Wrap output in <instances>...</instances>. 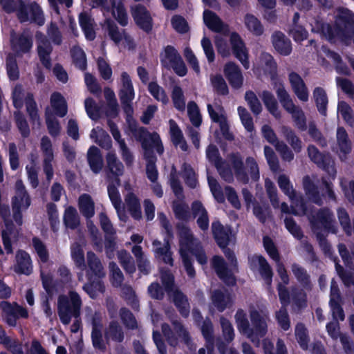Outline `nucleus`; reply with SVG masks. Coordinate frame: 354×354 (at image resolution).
<instances>
[{
  "instance_id": "obj_44",
  "label": "nucleus",
  "mask_w": 354,
  "mask_h": 354,
  "mask_svg": "<svg viewBox=\"0 0 354 354\" xmlns=\"http://www.w3.org/2000/svg\"><path fill=\"white\" fill-rule=\"evenodd\" d=\"M63 220L64 225L71 230L76 229L80 223L77 212L73 206L65 209Z\"/></svg>"
},
{
  "instance_id": "obj_25",
  "label": "nucleus",
  "mask_w": 354,
  "mask_h": 354,
  "mask_svg": "<svg viewBox=\"0 0 354 354\" xmlns=\"http://www.w3.org/2000/svg\"><path fill=\"white\" fill-rule=\"evenodd\" d=\"M276 94L281 106L288 113H294L297 110L300 109L299 106H297L294 104L290 95L286 90L282 82L279 83V86L276 90Z\"/></svg>"
},
{
  "instance_id": "obj_4",
  "label": "nucleus",
  "mask_w": 354,
  "mask_h": 354,
  "mask_svg": "<svg viewBox=\"0 0 354 354\" xmlns=\"http://www.w3.org/2000/svg\"><path fill=\"white\" fill-rule=\"evenodd\" d=\"M17 18L21 23L30 21L42 26L44 17L41 6L36 1L23 0L20 1Z\"/></svg>"
},
{
  "instance_id": "obj_36",
  "label": "nucleus",
  "mask_w": 354,
  "mask_h": 354,
  "mask_svg": "<svg viewBox=\"0 0 354 354\" xmlns=\"http://www.w3.org/2000/svg\"><path fill=\"white\" fill-rule=\"evenodd\" d=\"M244 24L247 29L254 35L259 37L263 34V26L254 15L247 13L244 17Z\"/></svg>"
},
{
  "instance_id": "obj_39",
  "label": "nucleus",
  "mask_w": 354,
  "mask_h": 354,
  "mask_svg": "<svg viewBox=\"0 0 354 354\" xmlns=\"http://www.w3.org/2000/svg\"><path fill=\"white\" fill-rule=\"evenodd\" d=\"M259 263V272L266 283L270 286L272 281L273 271L266 259L262 256L257 257Z\"/></svg>"
},
{
  "instance_id": "obj_28",
  "label": "nucleus",
  "mask_w": 354,
  "mask_h": 354,
  "mask_svg": "<svg viewBox=\"0 0 354 354\" xmlns=\"http://www.w3.org/2000/svg\"><path fill=\"white\" fill-rule=\"evenodd\" d=\"M173 302L183 317L187 318L189 317L190 305L187 297L182 291L178 289L174 291Z\"/></svg>"
},
{
  "instance_id": "obj_35",
  "label": "nucleus",
  "mask_w": 354,
  "mask_h": 354,
  "mask_svg": "<svg viewBox=\"0 0 354 354\" xmlns=\"http://www.w3.org/2000/svg\"><path fill=\"white\" fill-rule=\"evenodd\" d=\"M313 97L319 113L326 116L328 103L326 91L322 87H316L313 91Z\"/></svg>"
},
{
  "instance_id": "obj_6",
  "label": "nucleus",
  "mask_w": 354,
  "mask_h": 354,
  "mask_svg": "<svg viewBox=\"0 0 354 354\" xmlns=\"http://www.w3.org/2000/svg\"><path fill=\"white\" fill-rule=\"evenodd\" d=\"M130 12L135 24L147 34L151 33L153 30V20L147 7L138 3L131 6Z\"/></svg>"
},
{
  "instance_id": "obj_29",
  "label": "nucleus",
  "mask_w": 354,
  "mask_h": 354,
  "mask_svg": "<svg viewBox=\"0 0 354 354\" xmlns=\"http://www.w3.org/2000/svg\"><path fill=\"white\" fill-rule=\"evenodd\" d=\"M86 260L88 270L91 274L97 278H103L105 276L104 268L101 261L93 251H88L86 253Z\"/></svg>"
},
{
  "instance_id": "obj_15",
  "label": "nucleus",
  "mask_w": 354,
  "mask_h": 354,
  "mask_svg": "<svg viewBox=\"0 0 354 354\" xmlns=\"http://www.w3.org/2000/svg\"><path fill=\"white\" fill-rule=\"evenodd\" d=\"M291 87L297 97L302 102L308 100V91L301 77L296 72L292 71L288 75Z\"/></svg>"
},
{
  "instance_id": "obj_7",
  "label": "nucleus",
  "mask_w": 354,
  "mask_h": 354,
  "mask_svg": "<svg viewBox=\"0 0 354 354\" xmlns=\"http://www.w3.org/2000/svg\"><path fill=\"white\" fill-rule=\"evenodd\" d=\"M308 155L310 160L319 168L322 169L330 176H335L336 171L333 165L331 157L328 153H322L313 145H310L307 149Z\"/></svg>"
},
{
  "instance_id": "obj_45",
  "label": "nucleus",
  "mask_w": 354,
  "mask_h": 354,
  "mask_svg": "<svg viewBox=\"0 0 354 354\" xmlns=\"http://www.w3.org/2000/svg\"><path fill=\"white\" fill-rule=\"evenodd\" d=\"M295 334L300 348L304 351L307 350L310 339L308 330L303 323L299 322L297 324Z\"/></svg>"
},
{
  "instance_id": "obj_63",
  "label": "nucleus",
  "mask_w": 354,
  "mask_h": 354,
  "mask_svg": "<svg viewBox=\"0 0 354 354\" xmlns=\"http://www.w3.org/2000/svg\"><path fill=\"white\" fill-rule=\"evenodd\" d=\"M32 243L40 261L46 263L49 259V253L45 244L37 236L32 238Z\"/></svg>"
},
{
  "instance_id": "obj_34",
  "label": "nucleus",
  "mask_w": 354,
  "mask_h": 354,
  "mask_svg": "<svg viewBox=\"0 0 354 354\" xmlns=\"http://www.w3.org/2000/svg\"><path fill=\"white\" fill-rule=\"evenodd\" d=\"M261 99L268 112L276 118H280L281 113L279 111L277 100L274 95L269 91H263Z\"/></svg>"
},
{
  "instance_id": "obj_16",
  "label": "nucleus",
  "mask_w": 354,
  "mask_h": 354,
  "mask_svg": "<svg viewBox=\"0 0 354 354\" xmlns=\"http://www.w3.org/2000/svg\"><path fill=\"white\" fill-rule=\"evenodd\" d=\"M272 43L275 50L283 56H288L292 52L290 40L281 31H275L272 35Z\"/></svg>"
},
{
  "instance_id": "obj_24",
  "label": "nucleus",
  "mask_w": 354,
  "mask_h": 354,
  "mask_svg": "<svg viewBox=\"0 0 354 354\" xmlns=\"http://www.w3.org/2000/svg\"><path fill=\"white\" fill-rule=\"evenodd\" d=\"M303 187L306 195L310 201L318 205H322V199L318 187L308 175L303 178Z\"/></svg>"
},
{
  "instance_id": "obj_61",
  "label": "nucleus",
  "mask_w": 354,
  "mask_h": 354,
  "mask_svg": "<svg viewBox=\"0 0 354 354\" xmlns=\"http://www.w3.org/2000/svg\"><path fill=\"white\" fill-rule=\"evenodd\" d=\"M278 185L281 190L287 195L290 199H293L296 196V192L290 183L289 178L285 174H281L278 178Z\"/></svg>"
},
{
  "instance_id": "obj_56",
  "label": "nucleus",
  "mask_w": 354,
  "mask_h": 354,
  "mask_svg": "<svg viewBox=\"0 0 354 354\" xmlns=\"http://www.w3.org/2000/svg\"><path fill=\"white\" fill-rule=\"evenodd\" d=\"M160 280L165 290L167 293L175 291V278L169 270H160Z\"/></svg>"
},
{
  "instance_id": "obj_49",
  "label": "nucleus",
  "mask_w": 354,
  "mask_h": 354,
  "mask_svg": "<svg viewBox=\"0 0 354 354\" xmlns=\"http://www.w3.org/2000/svg\"><path fill=\"white\" fill-rule=\"evenodd\" d=\"M148 91L157 101L161 102L163 104L168 103L169 98L165 89L156 82H151L149 83Z\"/></svg>"
},
{
  "instance_id": "obj_40",
  "label": "nucleus",
  "mask_w": 354,
  "mask_h": 354,
  "mask_svg": "<svg viewBox=\"0 0 354 354\" xmlns=\"http://www.w3.org/2000/svg\"><path fill=\"white\" fill-rule=\"evenodd\" d=\"M234 318L239 333L248 338L250 325L245 312L243 309L239 308L236 312Z\"/></svg>"
},
{
  "instance_id": "obj_14",
  "label": "nucleus",
  "mask_w": 354,
  "mask_h": 354,
  "mask_svg": "<svg viewBox=\"0 0 354 354\" xmlns=\"http://www.w3.org/2000/svg\"><path fill=\"white\" fill-rule=\"evenodd\" d=\"M156 148L153 144L150 145L149 147L143 149L145 151L144 156L147 160L146 174L147 178L151 183H156L158 178V171L156 167L157 158L153 153V149Z\"/></svg>"
},
{
  "instance_id": "obj_58",
  "label": "nucleus",
  "mask_w": 354,
  "mask_h": 354,
  "mask_svg": "<svg viewBox=\"0 0 354 354\" xmlns=\"http://www.w3.org/2000/svg\"><path fill=\"white\" fill-rule=\"evenodd\" d=\"M171 100L174 106L178 111H183L185 108V96L182 88L180 86H174L171 91Z\"/></svg>"
},
{
  "instance_id": "obj_47",
  "label": "nucleus",
  "mask_w": 354,
  "mask_h": 354,
  "mask_svg": "<svg viewBox=\"0 0 354 354\" xmlns=\"http://www.w3.org/2000/svg\"><path fill=\"white\" fill-rule=\"evenodd\" d=\"M71 58L74 66L82 71L87 68V59L85 52L81 48H74L71 50Z\"/></svg>"
},
{
  "instance_id": "obj_27",
  "label": "nucleus",
  "mask_w": 354,
  "mask_h": 354,
  "mask_svg": "<svg viewBox=\"0 0 354 354\" xmlns=\"http://www.w3.org/2000/svg\"><path fill=\"white\" fill-rule=\"evenodd\" d=\"M102 325L100 319L95 317L92 320V331H91V341L93 346L101 351H105L106 349V344L103 339L101 328Z\"/></svg>"
},
{
  "instance_id": "obj_48",
  "label": "nucleus",
  "mask_w": 354,
  "mask_h": 354,
  "mask_svg": "<svg viewBox=\"0 0 354 354\" xmlns=\"http://www.w3.org/2000/svg\"><path fill=\"white\" fill-rule=\"evenodd\" d=\"M107 167L112 174H116L117 176H122L124 172V166L122 162H120L115 153L109 152L106 156Z\"/></svg>"
},
{
  "instance_id": "obj_43",
  "label": "nucleus",
  "mask_w": 354,
  "mask_h": 354,
  "mask_svg": "<svg viewBox=\"0 0 354 354\" xmlns=\"http://www.w3.org/2000/svg\"><path fill=\"white\" fill-rule=\"evenodd\" d=\"M1 306L3 310V313L6 315H20L22 318H27L28 317V313L27 310L22 306L18 305L17 303L15 305H12L8 301H1Z\"/></svg>"
},
{
  "instance_id": "obj_54",
  "label": "nucleus",
  "mask_w": 354,
  "mask_h": 354,
  "mask_svg": "<svg viewBox=\"0 0 354 354\" xmlns=\"http://www.w3.org/2000/svg\"><path fill=\"white\" fill-rule=\"evenodd\" d=\"M263 59L265 63L264 71L268 74L271 80H275L277 77V64L270 53H264Z\"/></svg>"
},
{
  "instance_id": "obj_1",
  "label": "nucleus",
  "mask_w": 354,
  "mask_h": 354,
  "mask_svg": "<svg viewBox=\"0 0 354 354\" xmlns=\"http://www.w3.org/2000/svg\"><path fill=\"white\" fill-rule=\"evenodd\" d=\"M82 301L80 295L75 290H70L68 295H61L57 299V313L60 322L64 325L70 324L72 317L75 321L71 327L73 333H77L82 325L80 319Z\"/></svg>"
},
{
  "instance_id": "obj_60",
  "label": "nucleus",
  "mask_w": 354,
  "mask_h": 354,
  "mask_svg": "<svg viewBox=\"0 0 354 354\" xmlns=\"http://www.w3.org/2000/svg\"><path fill=\"white\" fill-rule=\"evenodd\" d=\"M160 61L162 64L166 66L165 61L167 60L169 65L171 66L172 64L176 62L180 58H181V55L178 52V50L175 48L174 46L171 45H167L164 48V55L162 57L160 55Z\"/></svg>"
},
{
  "instance_id": "obj_38",
  "label": "nucleus",
  "mask_w": 354,
  "mask_h": 354,
  "mask_svg": "<svg viewBox=\"0 0 354 354\" xmlns=\"http://www.w3.org/2000/svg\"><path fill=\"white\" fill-rule=\"evenodd\" d=\"M281 132L286 141L291 146L295 153H299L302 149V142L301 139L296 135L295 131L290 127L283 126Z\"/></svg>"
},
{
  "instance_id": "obj_5",
  "label": "nucleus",
  "mask_w": 354,
  "mask_h": 354,
  "mask_svg": "<svg viewBox=\"0 0 354 354\" xmlns=\"http://www.w3.org/2000/svg\"><path fill=\"white\" fill-rule=\"evenodd\" d=\"M176 227L179 239L180 256L181 258L191 257L189 254H192L200 246L201 243L194 238L187 226L178 224Z\"/></svg>"
},
{
  "instance_id": "obj_59",
  "label": "nucleus",
  "mask_w": 354,
  "mask_h": 354,
  "mask_svg": "<svg viewBox=\"0 0 354 354\" xmlns=\"http://www.w3.org/2000/svg\"><path fill=\"white\" fill-rule=\"evenodd\" d=\"M206 157L208 161L214 165L216 168H218L220 164H223V162L225 161L221 156L218 147L213 144H210L207 146L206 149Z\"/></svg>"
},
{
  "instance_id": "obj_21",
  "label": "nucleus",
  "mask_w": 354,
  "mask_h": 354,
  "mask_svg": "<svg viewBox=\"0 0 354 354\" xmlns=\"http://www.w3.org/2000/svg\"><path fill=\"white\" fill-rule=\"evenodd\" d=\"M80 26L88 41H93L96 37L93 24L94 19L86 12H82L78 16Z\"/></svg>"
},
{
  "instance_id": "obj_10",
  "label": "nucleus",
  "mask_w": 354,
  "mask_h": 354,
  "mask_svg": "<svg viewBox=\"0 0 354 354\" xmlns=\"http://www.w3.org/2000/svg\"><path fill=\"white\" fill-rule=\"evenodd\" d=\"M230 43L234 57L240 61L245 69H248L250 67L248 53L240 35L236 32H232L230 34Z\"/></svg>"
},
{
  "instance_id": "obj_55",
  "label": "nucleus",
  "mask_w": 354,
  "mask_h": 354,
  "mask_svg": "<svg viewBox=\"0 0 354 354\" xmlns=\"http://www.w3.org/2000/svg\"><path fill=\"white\" fill-rule=\"evenodd\" d=\"M337 217L344 233L348 236H351L353 227L347 211L343 207L339 208L337 209Z\"/></svg>"
},
{
  "instance_id": "obj_13",
  "label": "nucleus",
  "mask_w": 354,
  "mask_h": 354,
  "mask_svg": "<svg viewBox=\"0 0 354 354\" xmlns=\"http://www.w3.org/2000/svg\"><path fill=\"white\" fill-rule=\"evenodd\" d=\"M15 260L14 271L17 274L28 276L32 272V259L28 252L19 249L16 252Z\"/></svg>"
},
{
  "instance_id": "obj_52",
  "label": "nucleus",
  "mask_w": 354,
  "mask_h": 354,
  "mask_svg": "<svg viewBox=\"0 0 354 354\" xmlns=\"http://www.w3.org/2000/svg\"><path fill=\"white\" fill-rule=\"evenodd\" d=\"M7 75L10 80L16 81L19 77V71L16 57L9 54L6 59Z\"/></svg>"
},
{
  "instance_id": "obj_19",
  "label": "nucleus",
  "mask_w": 354,
  "mask_h": 354,
  "mask_svg": "<svg viewBox=\"0 0 354 354\" xmlns=\"http://www.w3.org/2000/svg\"><path fill=\"white\" fill-rule=\"evenodd\" d=\"M229 159L234 169L236 178L245 184L248 183L249 182V176L245 171L244 162L241 154L239 152L231 153L229 155Z\"/></svg>"
},
{
  "instance_id": "obj_8",
  "label": "nucleus",
  "mask_w": 354,
  "mask_h": 354,
  "mask_svg": "<svg viewBox=\"0 0 354 354\" xmlns=\"http://www.w3.org/2000/svg\"><path fill=\"white\" fill-rule=\"evenodd\" d=\"M250 318L252 324L248 334V339L252 342H259L260 338L264 337L268 333V324L266 319L257 310L250 311Z\"/></svg>"
},
{
  "instance_id": "obj_64",
  "label": "nucleus",
  "mask_w": 354,
  "mask_h": 354,
  "mask_svg": "<svg viewBox=\"0 0 354 354\" xmlns=\"http://www.w3.org/2000/svg\"><path fill=\"white\" fill-rule=\"evenodd\" d=\"M263 243L269 257L274 261L279 262L280 261V254L272 239L268 236H264Z\"/></svg>"
},
{
  "instance_id": "obj_42",
  "label": "nucleus",
  "mask_w": 354,
  "mask_h": 354,
  "mask_svg": "<svg viewBox=\"0 0 354 354\" xmlns=\"http://www.w3.org/2000/svg\"><path fill=\"white\" fill-rule=\"evenodd\" d=\"M333 214L328 208L320 209L316 215V221L322 225V226L327 231L335 232L333 225L332 224Z\"/></svg>"
},
{
  "instance_id": "obj_11",
  "label": "nucleus",
  "mask_w": 354,
  "mask_h": 354,
  "mask_svg": "<svg viewBox=\"0 0 354 354\" xmlns=\"http://www.w3.org/2000/svg\"><path fill=\"white\" fill-rule=\"evenodd\" d=\"M211 228L213 238L219 248H225L230 245L232 235L231 226H224L217 220L212 223Z\"/></svg>"
},
{
  "instance_id": "obj_50",
  "label": "nucleus",
  "mask_w": 354,
  "mask_h": 354,
  "mask_svg": "<svg viewBox=\"0 0 354 354\" xmlns=\"http://www.w3.org/2000/svg\"><path fill=\"white\" fill-rule=\"evenodd\" d=\"M119 314L122 324L127 329L135 330L138 328L137 320L129 309L122 307Z\"/></svg>"
},
{
  "instance_id": "obj_22",
  "label": "nucleus",
  "mask_w": 354,
  "mask_h": 354,
  "mask_svg": "<svg viewBox=\"0 0 354 354\" xmlns=\"http://www.w3.org/2000/svg\"><path fill=\"white\" fill-rule=\"evenodd\" d=\"M291 270L301 287L307 291H311L313 286L307 270L297 263L291 265Z\"/></svg>"
},
{
  "instance_id": "obj_53",
  "label": "nucleus",
  "mask_w": 354,
  "mask_h": 354,
  "mask_svg": "<svg viewBox=\"0 0 354 354\" xmlns=\"http://www.w3.org/2000/svg\"><path fill=\"white\" fill-rule=\"evenodd\" d=\"M172 209L176 219L183 221H188L190 218V212L186 203L174 201Z\"/></svg>"
},
{
  "instance_id": "obj_31",
  "label": "nucleus",
  "mask_w": 354,
  "mask_h": 354,
  "mask_svg": "<svg viewBox=\"0 0 354 354\" xmlns=\"http://www.w3.org/2000/svg\"><path fill=\"white\" fill-rule=\"evenodd\" d=\"M203 21L207 27L215 32H221L225 26L221 19L209 10H204Z\"/></svg>"
},
{
  "instance_id": "obj_18",
  "label": "nucleus",
  "mask_w": 354,
  "mask_h": 354,
  "mask_svg": "<svg viewBox=\"0 0 354 354\" xmlns=\"http://www.w3.org/2000/svg\"><path fill=\"white\" fill-rule=\"evenodd\" d=\"M37 50L43 66L47 70H50L52 67L50 54L53 52V46L50 41L46 37L41 39L37 44Z\"/></svg>"
},
{
  "instance_id": "obj_9",
  "label": "nucleus",
  "mask_w": 354,
  "mask_h": 354,
  "mask_svg": "<svg viewBox=\"0 0 354 354\" xmlns=\"http://www.w3.org/2000/svg\"><path fill=\"white\" fill-rule=\"evenodd\" d=\"M212 266L218 277L227 286H234L236 279L232 270L227 267L226 262L221 256L215 255L212 259Z\"/></svg>"
},
{
  "instance_id": "obj_41",
  "label": "nucleus",
  "mask_w": 354,
  "mask_h": 354,
  "mask_svg": "<svg viewBox=\"0 0 354 354\" xmlns=\"http://www.w3.org/2000/svg\"><path fill=\"white\" fill-rule=\"evenodd\" d=\"M337 142L340 151L347 155L351 151V142L346 129L339 127L337 129Z\"/></svg>"
},
{
  "instance_id": "obj_32",
  "label": "nucleus",
  "mask_w": 354,
  "mask_h": 354,
  "mask_svg": "<svg viewBox=\"0 0 354 354\" xmlns=\"http://www.w3.org/2000/svg\"><path fill=\"white\" fill-rule=\"evenodd\" d=\"M80 213L86 218L89 219L95 214V203L88 194L80 195L78 200Z\"/></svg>"
},
{
  "instance_id": "obj_12",
  "label": "nucleus",
  "mask_w": 354,
  "mask_h": 354,
  "mask_svg": "<svg viewBox=\"0 0 354 354\" xmlns=\"http://www.w3.org/2000/svg\"><path fill=\"white\" fill-rule=\"evenodd\" d=\"M225 78L234 89H239L243 84L244 77L239 66L234 62L227 63L223 69Z\"/></svg>"
},
{
  "instance_id": "obj_17",
  "label": "nucleus",
  "mask_w": 354,
  "mask_h": 354,
  "mask_svg": "<svg viewBox=\"0 0 354 354\" xmlns=\"http://www.w3.org/2000/svg\"><path fill=\"white\" fill-rule=\"evenodd\" d=\"M86 277L87 282L84 284L82 289L88 294L91 299H95L97 292L103 293L105 291V286L102 278H97L89 272H86Z\"/></svg>"
},
{
  "instance_id": "obj_20",
  "label": "nucleus",
  "mask_w": 354,
  "mask_h": 354,
  "mask_svg": "<svg viewBox=\"0 0 354 354\" xmlns=\"http://www.w3.org/2000/svg\"><path fill=\"white\" fill-rule=\"evenodd\" d=\"M311 26L312 32L325 37L329 41L335 38V30H334L333 26L325 22L319 16L314 18V20L311 24Z\"/></svg>"
},
{
  "instance_id": "obj_57",
  "label": "nucleus",
  "mask_w": 354,
  "mask_h": 354,
  "mask_svg": "<svg viewBox=\"0 0 354 354\" xmlns=\"http://www.w3.org/2000/svg\"><path fill=\"white\" fill-rule=\"evenodd\" d=\"M245 100L247 102L251 111L255 115H259L262 111L261 104L257 96L252 91H248L245 94Z\"/></svg>"
},
{
  "instance_id": "obj_3",
  "label": "nucleus",
  "mask_w": 354,
  "mask_h": 354,
  "mask_svg": "<svg viewBox=\"0 0 354 354\" xmlns=\"http://www.w3.org/2000/svg\"><path fill=\"white\" fill-rule=\"evenodd\" d=\"M333 28L335 38L351 39L354 34V13L346 8L338 9Z\"/></svg>"
},
{
  "instance_id": "obj_23",
  "label": "nucleus",
  "mask_w": 354,
  "mask_h": 354,
  "mask_svg": "<svg viewBox=\"0 0 354 354\" xmlns=\"http://www.w3.org/2000/svg\"><path fill=\"white\" fill-rule=\"evenodd\" d=\"M50 104L55 115L64 118L68 113V104L64 97L57 91L53 92L50 98Z\"/></svg>"
},
{
  "instance_id": "obj_26",
  "label": "nucleus",
  "mask_w": 354,
  "mask_h": 354,
  "mask_svg": "<svg viewBox=\"0 0 354 354\" xmlns=\"http://www.w3.org/2000/svg\"><path fill=\"white\" fill-rule=\"evenodd\" d=\"M87 160L91 170L98 174L103 167V158L100 150L95 146H91L87 152Z\"/></svg>"
},
{
  "instance_id": "obj_51",
  "label": "nucleus",
  "mask_w": 354,
  "mask_h": 354,
  "mask_svg": "<svg viewBox=\"0 0 354 354\" xmlns=\"http://www.w3.org/2000/svg\"><path fill=\"white\" fill-rule=\"evenodd\" d=\"M212 301L218 312H223L227 307L229 297L221 290H214L212 295Z\"/></svg>"
},
{
  "instance_id": "obj_33",
  "label": "nucleus",
  "mask_w": 354,
  "mask_h": 354,
  "mask_svg": "<svg viewBox=\"0 0 354 354\" xmlns=\"http://www.w3.org/2000/svg\"><path fill=\"white\" fill-rule=\"evenodd\" d=\"M125 202L131 217L136 221L142 218V211L140 200L133 192H129L125 197Z\"/></svg>"
},
{
  "instance_id": "obj_2",
  "label": "nucleus",
  "mask_w": 354,
  "mask_h": 354,
  "mask_svg": "<svg viewBox=\"0 0 354 354\" xmlns=\"http://www.w3.org/2000/svg\"><path fill=\"white\" fill-rule=\"evenodd\" d=\"M129 131L132 133L137 141L140 142L142 149L149 147L153 144L156 150L159 154L164 151V147L159 134L156 132L150 133L146 127H138V122L133 118H125Z\"/></svg>"
},
{
  "instance_id": "obj_62",
  "label": "nucleus",
  "mask_w": 354,
  "mask_h": 354,
  "mask_svg": "<svg viewBox=\"0 0 354 354\" xmlns=\"http://www.w3.org/2000/svg\"><path fill=\"white\" fill-rule=\"evenodd\" d=\"M238 113L239 115L242 124L243 125L245 130L248 132L252 133L254 131V126L253 118L248 111V110L241 106H239L237 109Z\"/></svg>"
},
{
  "instance_id": "obj_30",
  "label": "nucleus",
  "mask_w": 354,
  "mask_h": 354,
  "mask_svg": "<svg viewBox=\"0 0 354 354\" xmlns=\"http://www.w3.org/2000/svg\"><path fill=\"white\" fill-rule=\"evenodd\" d=\"M104 338L106 342L109 340L117 343L123 342L124 334L118 322L114 320L110 322L108 328L104 331Z\"/></svg>"
},
{
  "instance_id": "obj_37",
  "label": "nucleus",
  "mask_w": 354,
  "mask_h": 354,
  "mask_svg": "<svg viewBox=\"0 0 354 354\" xmlns=\"http://www.w3.org/2000/svg\"><path fill=\"white\" fill-rule=\"evenodd\" d=\"M305 289L292 288V301L295 309L300 311L307 307L308 296Z\"/></svg>"
},
{
  "instance_id": "obj_46",
  "label": "nucleus",
  "mask_w": 354,
  "mask_h": 354,
  "mask_svg": "<svg viewBox=\"0 0 354 354\" xmlns=\"http://www.w3.org/2000/svg\"><path fill=\"white\" fill-rule=\"evenodd\" d=\"M71 258L77 268L84 270L86 268L84 252L82 246L75 243L71 248Z\"/></svg>"
}]
</instances>
